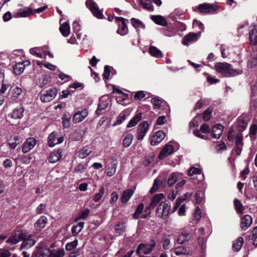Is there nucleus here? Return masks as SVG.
Listing matches in <instances>:
<instances>
[{
	"label": "nucleus",
	"mask_w": 257,
	"mask_h": 257,
	"mask_svg": "<svg viewBox=\"0 0 257 257\" xmlns=\"http://www.w3.org/2000/svg\"><path fill=\"white\" fill-rule=\"evenodd\" d=\"M7 143L9 145L10 148L12 150H14L17 146L22 142L20 141V139L18 136H11L7 140Z\"/></svg>",
	"instance_id": "21"
},
{
	"label": "nucleus",
	"mask_w": 257,
	"mask_h": 257,
	"mask_svg": "<svg viewBox=\"0 0 257 257\" xmlns=\"http://www.w3.org/2000/svg\"><path fill=\"white\" fill-rule=\"evenodd\" d=\"M151 102L154 109H159L161 106L162 100L161 98L158 97H154L152 98Z\"/></svg>",
	"instance_id": "44"
},
{
	"label": "nucleus",
	"mask_w": 257,
	"mask_h": 257,
	"mask_svg": "<svg viewBox=\"0 0 257 257\" xmlns=\"http://www.w3.org/2000/svg\"><path fill=\"white\" fill-rule=\"evenodd\" d=\"M151 20L154 21L156 24L166 26L167 25V22L165 19L160 15H155L151 16Z\"/></svg>",
	"instance_id": "30"
},
{
	"label": "nucleus",
	"mask_w": 257,
	"mask_h": 257,
	"mask_svg": "<svg viewBox=\"0 0 257 257\" xmlns=\"http://www.w3.org/2000/svg\"><path fill=\"white\" fill-rule=\"evenodd\" d=\"M84 224L83 222H80L72 226L71 232L73 236H76L81 231L84 227Z\"/></svg>",
	"instance_id": "37"
},
{
	"label": "nucleus",
	"mask_w": 257,
	"mask_h": 257,
	"mask_svg": "<svg viewBox=\"0 0 257 257\" xmlns=\"http://www.w3.org/2000/svg\"><path fill=\"white\" fill-rule=\"evenodd\" d=\"M32 235H30L28 237L24 236L22 239L23 240V242L19 248L20 250H22L24 249H28L35 245L36 240L32 238Z\"/></svg>",
	"instance_id": "12"
},
{
	"label": "nucleus",
	"mask_w": 257,
	"mask_h": 257,
	"mask_svg": "<svg viewBox=\"0 0 257 257\" xmlns=\"http://www.w3.org/2000/svg\"><path fill=\"white\" fill-rule=\"evenodd\" d=\"M47 223V218L44 216H42L35 223L34 227L37 230H41L44 228Z\"/></svg>",
	"instance_id": "25"
},
{
	"label": "nucleus",
	"mask_w": 257,
	"mask_h": 257,
	"mask_svg": "<svg viewBox=\"0 0 257 257\" xmlns=\"http://www.w3.org/2000/svg\"><path fill=\"white\" fill-rule=\"evenodd\" d=\"M184 12L180 9H175L170 15V17L174 21L178 20H182L184 19Z\"/></svg>",
	"instance_id": "28"
},
{
	"label": "nucleus",
	"mask_w": 257,
	"mask_h": 257,
	"mask_svg": "<svg viewBox=\"0 0 257 257\" xmlns=\"http://www.w3.org/2000/svg\"><path fill=\"white\" fill-rule=\"evenodd\" d=\"M91 153V149L87 147H84L79 151L78 157L81 159H84L87 157Z\"/></svg>",
	"instance_id": "40"
},
{
	"label": "nucleus",
	"mask_w": 257,
	"mask_h": 257,
	"mask_svg": "<svg viewBox=\"0 0 257 257\" xmlns=\"http://www.w3.org/2000/svg\"><path fill=\"white\" fill-rule=\"evenodd\" d=\"M155 246L156 241L154 239L152 240L148 243H140L138 246L136 253L139 255H140L142 253L145 254H150L154 249Z\"/></svg>",
	"instance_id": "2"
},
{
	"label": "nucleus",
	"mask_w": 257,
	"mask_h": 257,
	"mask_svg": "<svg viewBox=\"0 0 257 257\" xmlns=\"http://www.w3.org/2000/svg\"><path fill=\"white\" fill-rule=\"evenodd\" d=\"M133 139V135L132 134H127L123 140V146L127 148L130 146Z\"/></svg>",
	"instance_id": "52"
},
{
	"label": "nucleus",
	"mask_w": 257,
	"mask_h": 257,
	"mask_svg": "<svg viewBox=\"0 0 257 257\" xmlns=\"http://www.w3.org/2000/svg\"><path fill=\"white\" fill-rule=\"evenodd\" d=\"M134 194V191L132 189L126 190L123 191L121 197V201L122 203L127 202L132 197Z\"/></svg>",
	"instance_id": "35"
},
{
	"label": "nucleus",
	"mask_w": 257,
	"mask_h": 257,
	"mask_svg": "<svg viewBox=\"0 0 257 257\" xmlns=\"http://www.w3.org/2000/svg\"><path fill=\"white\" fill-rule=\"evenodd\" d=\"M126 114L124 112H122L117 118L115 123H113V126L121 124L122 122L126 119Z\"/></svg>",
	"instance_id": "56"
},
{
	"label": "nucleus",
	"mask_w": 257,
	"mask_h": 257,
	"mask_svg": "<svg viewBox=\"0 0 257 257\" xmlns=\"http://www.w3.org/2000/svg\"><path fill=\"white\" fill-rule=\"evenodd\" d=\"M116 22L118 25V29L116 31L117 33L121 36H124L128 32V28L127 27V23L128 20L123 18L122 17H115Z\"/></svg>",
	"instance_id": "3"
},
{
	"label": "nucleus",
	"mask_w": 257,
	"mask_h": 257,
	"mask_svg": "<svg viewBox=\"0 0 257 257\" xmlns=\"http://www.w3.org/2000/svg\"><path fill=\"white\" fill-rule=\"evenodd\" d=\"M201 218V211L198 206H197L195 209L193 214V223H197Z\"/></svg>",
	"instance_id": "43"
},
{
	"label": "nucleus",
	"mask_w": 257,
	"mask_h": 257,
	"mask_svg": "<svg viewBox=\"0 0 257 257\" xmlns=\"http://www.w3.org/2000/svg\"><path fill=\"white\" fill-rule=\"evenodd\" d=\"M149 51L150 54L154 57L159 58L163 56L162 52L155 46L150 47Z\"/></svg>",
	"instance_id": "36"
},
{
	"label": "nucleus",
	"mask_w": 257,
	"mask_h": 257,
	"mask_svg": "<svg viewBox=\"0 0 257 257\" xmlns=\"http://www.w3.org/2000/svg\"><path fill=\"white\" fill-rule=\"evenodd\" d=\"M250 133V138L255 139V135L257 132V124H253L251 125L249 129Z\"/></svg>",
	"instance_id": "62"
},
{
	"label": "nucleus",
	"mask_w": 257,
	"mask_h": 257,
	"mask_svg": "<svg viewBox=\"0 0 257 257\" xmlns=\"http://www.w3.org/2000/svg\"><path fill=\"white\" fill-rule=\"evenodd\" d=\"M37 141L34 138H29L24 143L22 147V152L27 153L34 148L36 145Z\"/></svg>",
	"instance_id": "13"
},
{
	"label": "nucleus",
	"mask_w": 257,
	"mask_h": 257,
	"mask_svg": "<svg viewBox=\"0 0 257 257\" xmlns=\"http://www.w3.org/2000/svg\"><path fill=\"white\" fill-rule=\"evenodd\" d=\"M57 134L55 132H52L50 134L48 138V145L53 147L56 144H59L63 142V137H57Z\"/></svg>",
	"instance_id": "15"
},
{
	"label": "nucleus",
	"mask_w": 257,
	"mask_h": 257,
	"mask_svg": "<svg viewBox=\"0 0 257 257\" xmlns=\"http://www.w3.org/2000/svg\"><path fill=\"white\" fill-rule=\"evenodd\" d=\"M22 90L19 87H16L12 90V98L13 100L17 99L19 96L22 94Z\"/></svg>",
	"instance_id": "51"
},
{
	"label": "nucleus",
	"mask_w": 257,
	"mask_h": 257,
	"mask_svg": "<svg viewBox=\"0 0 257 257\" xmlns=\"http://www.w3.org/2000/svg\"><path fill=\"white\" fill-rule=\"evenodd\" d=\"M174 151L173 146L169 144H166L162 149L159 155V158L160 160L164 159L168 156L172 154Z\"/></svg>",
	"instance_id": "14"
},
{
	"label": "nucleus",
	"mask_w": 257,
	"mask_h": 257,
	"mask_svg": "<svg viewBox=\"0 0 257 257\" xmlns=\"http://www.w3.org/2000/svg\"><path fill=\"white\" fill-rule=\"evenodd\" d=\"M216 71L223 76L234 77L242 73L240 69H234L231 65L227 63H216L214 66Z\"/></svg>",
	"instance_id": "1"
},
{
	"label": "nucleus",
	"mask_w": 257,
	"mask_h": 257,
	"mask_svg": "<svg viewBox=\"0 0 257 257\" xmlns=\"http://www.w3.org/2000/svg\"><path fill=\"white\" fill-rule=\"evenodd\" d=\"M244 242V239L242 237H239L234 241L232 244V248L234 250L238 251L240 249Z\"/></svg>",
	"instance_id": "42"
},
{
	"label": "nucleus",
	"mask_w": 257,
	"mask_h": 257,
	"mask_svg": "<svg viewBox=\"0 0 257 257\" xmlns=\"http://www.w3.org/2000/svg\"><path fill=\"white\" fill-rule=\"evenodd\" d=\"M224 126L220 124H216L212 127V137L218 139L222 135Z\"/></svg>",
	"instance_id": "22"
},
{
	"label": "nucleus",
	"mask_w": 257,
	"mask_h": 257,
	"mask_svg": "<svg viewBox=\"0 0 257 257\" xmlns=\"http://www.w3.org/2000/svg\"><path fill=\"white\" fill-rule=\"evenodd\" d=\"M34 14V10L30 7H25L18 9L13 15L15 18H26Z\"/></svg>",
	"instance_id": "10"
},
{
	"label": "nucleus",
	"mask_w": 257,
	"mask_h": 257,
	"mask_svg": "<svg viewBox=\"0 0 257 257\" xmlns=\"http://www.w3.org/2000/svg\"><path fill=\"white\" fill-rule=\"evenodd\" d=\"M142 117V113L140 112L136 114L129 121L126 127L130 128L136 126Z\"/></svg>",
	"instance_id": "31"
},
{
	"label": "nucleus",
	"mask_w": 257,
	"mask_h": 257,
	"mask_svg": "<svg viewBox=\"0 0 257 257\" xmlns=\"http://www.w3.org/2000/svg\"><path fill=\"white\" fill-rule=\"evenodd\" d=\"M60 31L62 35L67 37L70 34V26L67 22L63 23L59 28Z\"/></svg>",
	"instance_id": "38"
},
{
	"label": "nucleus",
	"mask_w": 257,
	"mask_h": 257,
	"mask_svg": "<svg viewBox=\"0 0 257 257\" xmlns=\"http://www.w3.org/2000/svg\"><path fill=\"white\" fill-rule=\"evenodd\" d=\"M174 252L177 255H179L187 253V250L184 246H179L175 247Z\"/></svg>",
	"instance_id": "57"
},
{
	"label": "nucleus",
	"mask_w": 257,
	"mask_h": 257,
	"mask_svg": "<svg viewBox=\"0 0 257 257\" xmlns=\"http://www.w3.org/2000/svg\"><path fill=\"white\" fill-rule=\"evenodd\" d=\"M61 154L62 151L60 149L53 151L49 157V162L52 163H56L61 159L62 156Z\"/></svg>",
	"instance_id": "26"
},
{
	"label": "nucleus",
	"mask_w": 257,
	"mask_h": 257,
	"mask_svg": "<svg viewBox=\"0 0 257 257\" xmlns=\"http://www.w3.org/2000/svg\"><path fill=\"white\" fill-rule=\"evenodd\" d=\"M90 213V210L86 209L85 210L82 211L79 215L75 218V222H76L80 219H85Z\"/></svg>",
	"instance_id": "49"
},
{
	"label": "nucleus",
	"mask_w": 257,
	"mask_h": 257,
	"mask_svg": "<svg viewBox=\"0 0 257 257\" xmlns=\"http://www.w3.org/2000/svg\"><path fill=\"white\" fill-rule=\"evenodd\" d=\"M165 137V133L162 131H159L155 133L151 140V144L152 146H156L159 144Z\"/></svg>",
	"instance_id": "18"
},
{
	"label": "nucleus",
	"mask_w": 257,
	"mask_h": 257,
	"mask_svg": "<svg viewBox=\"0 0 257 257\" xmlns=\"http://www.w3.org/2000/svg\"><path fill=\"white\" fill-rule=\"evenodd\" d=\"M108 105V102H104L102 99L100 100L98 108L96 110V113L100 115L102 113V111L104 110Z\"/></svg>",
	"instance_id": "47"
},
{
	"label": "nucleus",
	"mask_w": 257,
	"mask_h": 257,
	"mask_svg": "<svg viewBox=\"0 0 257 257\" xmlns=\"http://www.w3.org/2000/svg\"><path fill=\"white\" fill-rule=\"evenodd\" d=\"M86 7L91 11L93 16L98 19H102L103 15L102 10H100L93 0H87L85 3Z\"/></svg>",
	"instance_id": "4"
},
{
	"label": "nucleus",
	"mask_w": 257,
	"mask_h": 257,
	"mask_svg": "<svg viewBox=\"0 0 257 257\" xmlns=\"http://www.w3.org/2000/svg\"><path fill=\"white\" fill-rule=\"evenodd\" d=\"M252 238L253 239V244L257 245V226L252 231Z\"/></svg>",
	"instance_id": "64"
},
{
	"label": "nucleus",
	"mask_w": 257,
	"mask_h": 257,
	"mask_svg": "<svg viewBox=\"0 0 257 257\" xmlns=\"http://www.w3.org/2000/svg\"><path fill=\"white\" fill-rule=\"evenodd\" d=\"M201 35V32L189 33L186 35L183 38L182 44L185 46H189L196 42Z\"/></svg>",
	"instance_id": "8"
},
{
	"label": "nucleus",
	"mask_w": 257,
	"mask_h": 257,
	"mask_svg": "<svg viewBox=\"0 0 257 257\" xmlns=\"http://www.w3.org/2000/svg\"><path fill=\"white\" fill-rule=\"evenodd\" d=\"M204 197V193L201 191H197L196 193L194 198L196 203L198 204L203 202Z\"/></svg>",
	"instance_id": "53"
},
{
	"label": "nucleus",
	"mask_w": 257,
	"mask_h": 257,
	"mask_svg": "<svg viewBox=\"0 0 257 257\" xmlns=\"http://www.w3.org/2000/svg\"><path fill=\"white\" fill-rule=\"evenodd\" d=\"M126 224L124 222L120 221L118 222L115 226V234L116 236H119L122 234L125 231Z\"/></svg>",
	"instance_id": "27"
},
{
	"label": "nucleus",
	"mask_w": 257,
	"mask_h": 257,
	"mask_svg": "<svg viewBox=\"0 0 257 257\" xmlns=\"http://www.w3.org/2000/svg\"><path fill=\"white\" fill-rule=\"evenodd\" d=\"M133 26L136 29L138 33L140 32L141 29L144 30L146 28L143 22L136 18H133L131 19Z\"/></svg>",
	"instance_id": "24"
},
{
	"label": "nucleus",
	"mask_w": 257,
	"mask_h": 257,
	"mask_svg": "<svg viewBox=\"0 0 257 257\" xmlns=\"http://www.w3.org/2000/svg\"><path fill=\"white\" fill-rule=\"evenodd\" d=\"M25 68V65L24 62L18 63L14 66V73L16 75H20L23 72Z\"/></svg>",
	"instance_id": "39"
},
{
	"label": "nucleus",
	"mask_w": 257,
	"mask_h": 257,
	"mask_svg": "<svg viewBox=\"0 0 257 257\" xmlns=\"http://www.w3.org/2000/svg\"><path fill=\"white\" fill-rule=\"evenodd\" d=\"M161 181L158 179H156L154 181L153 187L151 188L150 191L151 193H154L155 192L158 188V186L160 184Z\"/></svg>",
	"instance_id": "63"
},
{
	"label": "nucleus",
	"mask_w": 257,
	"mask_h": 257,
	"mask_svg": "<svg viewBox=\"0 0 257 257\" xmlns=\"http://www.w3.org/2000/svg\"><path fill=\"white\" fill-rule=\"evenodd\" d=\"M219 7L216 4L203 3L198 5L197 9L201 13H213L218 10Z\"/></svg>",
	"instance_id": "5"
},
{
	"label": "nucleus",
	"mask_w": 257,
	"mask_h": 257,
	"mask_svg": "<svg viewBox=\"0 0 257 257\" xmlns=\"http://www.w3.org/2000/svg\"><path fill=\"white\" fill-rule=\"evenodd\" d=\"M144 208V204L143 203H141L138 206L136 211L133 214V218L134 219H138L140 215L142 212Z\"/></svg>",
	"instance_id": "54"
},
{
	"label": "nucleus",
	"mask_w": 257,
	"mask_h": 257,
	"mask_svg": "<svg viewBox=\"0 0 257 257\" xmlns=\"http://www.w3.org/2000/svg\"><path fill=\"white\" fill-rule=\"evenodd\" d=\"M104 193V187H101L100 189L99 192L98 193H96L93 198V200L95 202H98L100 199L102 198Z\"/></svg>",
	"instance_id": "60"
},
{
	"label": "nucleus",
	"mask_w": 257,
	"mask_h": 257,
	"mask_svg": "<svg viewBox=\"0 0 257 257\" xmlns=\"http://www.w3.org/2000/svg\"><path fill=\"white\" fill-rule=\"evenodd\" d=\"M45 251H47L48 253H50L51 257H63L65 252L63 249H59L58 250H52L49 249H45Z\"/></svg>",
	"instance_id": "33"
},
{
	"label": "nucleus",
	"mask_w": 257,
	"mask_h": 257,
	"mask_svg": "<svg viewBox=\"0 0 257 257\" xmlns=\"http://www.w3.org/2000/svg\"><path fill=\"white\" fill-rule=\"evenodd\" d=\"M249 38L251 44H257V30L255 27H253L249 31Z\"/></svg>",
	"instance_id": "34"
},
{
	"label": "nucleus",
	"mask_w": 257,
	"mask_h": 257,
	"mask_svg": "<svg viewBox=\"0 0 257 257\" xmlns=\"http://www.w3.org/2000/svg\"><path fill=\"white\" fill-rule=\"evenodd\" d=\"M202 170L198 168L192 167L190 168L187 171V174L188 176H193L196 174H201Z\"/></svg>",
	"instance_id": "50"
},
{
	"label": "nucleus",
	"mask_w": 257,
	"mask_h": 257,
	"mask_svg": "<svg viewBox=\"0 0 257 257\" xmlns=\"http://www.w3.org/2000/svg\"><path fill=\"white\" fill-rule=\"evenodd\" d=\"M78 244V240L75 239L73 241L67 243L65 245V248L67 250H71L76 248Z\"/></svg>",
	"instance_id": "59"
},
{
	"label": "nucleus",
	"mask_w": 257,
	"mask_h": 257,
	"mask_svg": "<svg viewBox=\"0 0 257 257\" xmlns=\"http://www.w3.org/2000/svg\"><path fill=\"white\" fill-rule=\"evenodd\" d=\"M171 205L169 202H163L161 203L157 209L156 215L158 217L163 218L169 213Z\"/></svg>",
	"instance_id": "7"
},
{
	"label": "nucleus",
	"mask_w": 257,
	"mask_h": 257,
	"mask_svg": "<svg viewBox=\"0 0 257 257\" xmlns=\"http://www.w3.org/2000/svg\"><path fill=\"white\" fill-rule=\"evenodd\" d=\"M110 67L108 65H105L104 68V72L102 74L103 79L106 83L107 80H108L110 76Z\"/></svg>",
	"instance_id": "58"
},
{
	"label": "nucleus",
	"mask_w": 257,
	"mask_h": 257,
	"mask_svg": "<svg viewBox=\"0 0 257 257\" xmlns=\"http://www.w3.org/2000/svg\"><path fill=\"white\" fill-rule=\"evenodd\" d=\"M164 197V195L163 193H160L156 194L152 199L150 203L151 207L154 208Z\"/></svg>",
	"instance_id": "32"
},
{
	"label": "nucleus",
	"mask_w": 257,
	"mask_h": 257,
	"mask_svg": "<svg viewBox=\"0 0 257 257\" xmlns=\"http://www.w3.org/2000/svg\"><path fill=\"white\" fill-rule=\"evenodd\" d=\"M178 176L177 173H172L168 179V185L169 186L173 185L178 179Z\"/></svg>",
	"instance_id": "48"
},
{
	"label": "nucleus",
	"mask_w": 257,
	"mask_h": 257,
	"mask_svg": "<svg viewBox=\"0 0 257 257\" xmlns=\"http://www.w3.org/2000/svg\"><path fill=\"white\" fill-rule=\"evenodd\" d=\"M243 135L238 133L235 138V152L237 155H240L243 147Z\"/></svg>",
	"instance_id": "16"
},
{
	"label": "nucleus",
	"mask_w": 257,
	"mask_h": 257,
	"mask_svg": "<svg viewBox=\"0 0 257 257\" xmlns=\"http://www.w3.org/2000/svg\"><path fill=\"white\" fill-rule=\"evenodd\" d=\"M24 112V109L23 107L16 108L13 110V111L10 114V116L14 119H20L23 116Z\"/></svg>",
	"instance_id": "29"
},
{
	"label": "nucleus",
	"mask_w": 257,
	"mask_h": 257,
	"mask_svg": "<svg viewBox=\"0 0 257 257\" xmlns=\"http://www.w3.org/2000/svg\"><path fill=\"white\" fill-rule=\"evenodd\" d=\"M149 128V124L147 121H143L138 126V140H142L146 136Z\"/></svg>",
	"instance_id": "11"
},
{
	"label": "nucleus",
	"mask_w": 257,
	"mask_h": 257,
	"mask_svg": "<svg viewBox=\"0 0 257 257\" xmlns=\"http://www.w3.org/2000/svg\"><path fill=\"white\" fill-rule=\"evenodd\" d=\"M24 236V234L22 232L18 231L9 237L6 242L11 245L15 244L21 241Z\"/></svg>",
	"instance_id": "17"
},
{
	"label": "nucleus",
	"mask_w": 257,
	"mask_h": 257,
	"mask_svg": "<svg viewBox=\"0 0 257 257\" xmlns=\"http://www.w3.org/2000/svg\"><path fill=\"white\" fill-rule=\"evenodd\" d=\"M12 253L9 249H0V257H10Z\"/></svg>",
	"instance_id": "61"
},
{
	"label": "nucleus",
	"mask_w": 257,
	"mask_h": 257,
	"mask_svg": "<svg viewBox=\"0 0 257 257\" xmlns=\"http://www.w3.org/2000/svg\"><path fill=\"white\" fill-rule=\"evenodd\" d=\"M191 237L190 232L188 231H184L181 232L178 236L177 242L178 244H184L188 241Z\"/></svg>",
	"instance_id": "23"
},
{
	"label": "nucleus",
	"mask_w": 257,
	"mask_h": 257,
	"mask_svg": "<svg viewBox=\"0 0 257 257\" xmlns=\"http://www.w3.org/2000/svg\"><path fill=\"white\" fill-rule=\"evenodd\" d=\"M252 222V217L249 215H245L241 219L240 225L241 228L245 230L251 224Z\"/></svg>",
	"instance_id": "19"
},
{
	"label": "nucleus",
	"mask_w": 257,
	"mask_h": 257,
	"mask_svg": "<svg viewBox=\"0 0 257 257\" xmlns=\"http://www.w3.org/2000/svg\"><path fill=\"white\" fill-rule=\"evenodd\" d=\"M57 90L55 88H52L46 91L40 95V99L43 102H48L52 100L56 96Z\"/></svg>",
	"instance_id": "9"
},
{
	"label": "nucleus",
	"mask_w": 257,
	"mask_h": 257,
	"mask_svg": "<svg viewBox=\"0 0 257 257\" xmlns=\"http://www.w3.org/2000/svg\"><path fill=\"white\" fill-rule=\"evenodd\" d=\"M88 113L86 110L78 111L73 116V122L78 123L82 121L88 115Z\"/></svg>",
	"instance_id": "20"
},
{
	"label": "nucleus",
	"mask_w": 257,
	"mask_h": 257,
	"mask_svg": "<svg viewBox=\"0 0 257 257\" xmlns=\"http://www.w3.org/2000/svg\"><path fill=\"white\" fill-rule=\"evenodd\" d=\"M163 34L167 37H172L176 35V31L174 27H169L162 29Z\"/></svg>",
	"instance_id": "41"
},
{
	"label": "nucleus",
	"mask_w": 257,
	"mask_h": 257,
	"mask_svg": "<svg viewBox=\"0 0 257 257\" xmlns=\"http://www.w3.org/2000/svg\"><path fill=\"white\" fill-rule=\"evenodd\" d=\"M71 115L69 113H65L62 117L63 125L65 128H68L70 126Z\"/></svg>",
	"instance_id": "45"
},
{
	"label": "nucleus",
	"mask_w": 257,
	"mask_h": 257,
	"mask_svg": "<svg viewBox=\"0 0 257 257\" xmlns=\"http://www.w3.org/2000/svg\"><path fill=\"white\" fill-rule=\"evenodd\" d=\"M143 7L149 11L154 10L153 6L150 0H139Z\"/></svg>",
	"instance_id": "46"
},
{
	"label": "nucleus",
	"mask_w": 257,
	"mask_h": 257,
	"mask_svg": "<svg viewBox=\"0 0 257 257\" xmlns=\"http://www.w3.org/2000/svg\"><path fill=\"white\" fill-rule=\"evenodd\" d=\"M234 205L236 211L239 213H242L243 211V207L239 200L236 199L234 200Z\"/></svg>",
	"instance_id": "55"
},
{
	"label": "nucleus",
	"mask_w": 257,
	"mask_h": 257,
	"mask_svg": "<svg viewBox=\"0 0 257 257\" xmlns=\"http://www.w3.org/2000/svg\"><path fill=\"white\" fill-rule=\"evenodd\" d=\"M113 97H115L118 103L125 105V104L123 102L127 99L128 94L123 92L119 87L113 85Z\"/></svg>",
	"instance_id": "6"
}]
</instances>
